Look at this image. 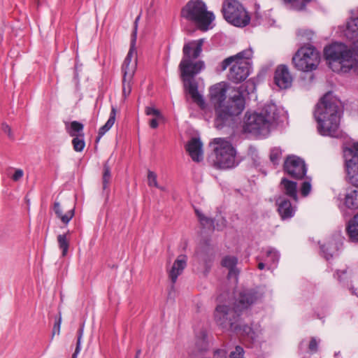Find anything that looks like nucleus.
<instances>
[{
  "mask_svg": "<svg viewBox=\"0 0 358 358\" xmlns=\"http://www.w3.org/2000/svg\"><path fill=\"white\" fill-rule=\"evenodd\" d=\"M303 345V341H302L300 345H299V350L301 351L302 350V346Z\"/></svg>",
  "mask_w": 358,
  "mask_h": 358,
  "instance_id": "603ef678",
  "label": "nucleus"
},
{
  "mask_svg": "<svg viewBox=\"0 0 358 358\" xmlns=\"http://www.w3.org/2000/svg\"><path fill=\"white\" fill-rule=\"evenodd\" d=\"M237 262V258L234 256H226L223 258L222 265L229 269V276L237 275L235 269Z\"/></svg>",
  "mask_w": 358,
  "mask_h": 358,
  "instance_id": "b1692460",
  "label": "nucleus"
},
{
  "mask_svg": "<svg viewBox=\"0 0 358 358\" xmlns=\"http://www.w3.org/2000/svg\"><path fill=\"white\" fill-rule=\"evenodd\" d=\"M227 88L219 83L209 90V101L215 111V127L222 129L233 117L239 115L245 108V98L241 92L227 99Z\"/></svg>",
  "mask_w": 358,
  "mask_h": 358,
  "instance_id": "7ed1b4c3",
  "label": "nucleus"
},
{
  "mask_svg": "<svg viewBox=\"0 0 358 358\" xmlns=\"http://www.w3.org/2000/svg\"><path fill=\"white\" fill-rule=\"evenodd\" d=\"M133 79L122 78V95L126 99L131 92V81Z\"/></svg>",
  "mask_w": 358,
  "mask_h": 358,
  "instance_id": "f704fd0d",
  "label": "nucleus"
},
{
  "mask_svg": "<svg viewBox=\"0 0 358 358\" xmlns=\"http://www.w3.org/2000/svg\"><path fill=\"white\" fill-rule=\"evenodd\" d=\"M203 39L191 41L186 43L182 48L183 57L179 64V69L185 91L191 96L193 101L201 108H204L205 101L198 92V83L194 76L205 68L201 60H196L202 52Z\"/></svg>",
  "mask_w": 358,
  "mask_h": 358,
  "instance_id": "f03ea898",
  "label": "nucleus"
},
{
  "mask_svg": "<svg viewBox=\"0 0 358 358\" xmlns=\"http://www.w3.org/2000/svg\"><path fill=\"white\" fill-rule=\"evenodd\" d=\"M61 323H62V315L61 313H59L58 316L55 317V321L54 324V327L52 329V334H59L60 332V327H61Z\"/></svg>",
  "mask_w": 358,
  "mask_h": 358,
  "instance_id": "ea45409f",
  "label": "nucleus"
},
{
  "mask_svg": "<svg viewBox=\"0 0 358 358\" xmlns=\"http://www.w3.org/2000/svg\"><path fill=\"white\" fill-rule=\"evenodd\" d=\"M157 120L158 119L155 117L150 120L149 124L151 128L156 129L158 127L159 124Z\"/></svg>",
  "mask_w": 358,
  "mask_h": 358,
  "instance_id": "de8ad7c7",
  "label": "nucleus"
},
{
  "mask_svg": "<svg viewBox=\"0 0 358 358\" xmlns=\"http://www.w3.org/2000/svg\"><path fill=\"white\" fill-rule=\"evenodd\" d=\"M342 113L341 101L331 92L325 94L317 104L314 113L319 134L324 136L339 137Z\"/></svg>",
  "mask_w": 358,
  "mask_h": 358,
  "instance_id": "39448f33",
  "label": "nucleus"
},
{
  "mask_svg": "<svg viewBox=\"0 0 358 358\" xmlns=\"http://www.w3.org/2000/svg\"><path fill=\"white\" fill-rule=\"evenodd\" d=\"M280 189L282 192L294 201H297V184L283 178L280 184Z\"/></svg>",
  "mask_w": 358,
  "mask_h": 358,
  "instance_id": "6ab92c4d",
  "label": "nucleus"
},
{
  "mask_svg": "<svg viewBox=\"0 0 358 358\" xmlns=\"http://www.w3.org/2000/svg\"><path fill=\"white\" fill-rule=\"evenodd\" d=\"M276 203L278 205V212L282 220L290 219L294 215L295 208L292 206L289 200L280 198Z\"/></svg>",
  "mask_w": 358,
  "mask_h": 358,
  "instance_id": "a211bd4d",
  "label": "nucleus"
},
{
  "mask_svg": "<svg viewBox=\"0 0 358 358\" xmlns=\"http://www.w3.org/2000/svg\"><path fill=\"white\" fill-rule=\"evenodd\" d=\"M3 131L8 134V137L11 139H13V135L11 131V128L6 124H2Z\"/></svg>",
  "mask_w": 358,
  "mask_h": 358,
  "instance_id": "49530a36",
  "label": "nucleus"
},
{
  "mask_svg": "<svg viewBox=\"0 0 358 358\" xmlns=\"http://www.w3.org/2000/svg\"><path fill=\"white\" fill-rule=\"evenodd\" d=\"M244 350L242 347L237 345L235 348V350L230 352L229 357L230 358H245L244 357Z\"/></svg>",
  "mask_w": 358,
  "mask_h": 358,
  "instance_id": "4c0bfd02",
  "label": "nucleus"
},
{
  "mask_svg": "<svg viewBox=\"0 0 358 358\" xmlns=\"http://www.w3.org/2000/svg\"><path fill=\"white\" fill-rule=\"evenodd\" d=\"M227 352L225 350L219 349L215 352V358H227Z\"/></svg>",
  "mask_w": 358,
  "mask_h": 358,
  "instance_id": "a18cd8bd",
  "label": "nucleus"
},
{
  "mask_svg": "<svg viewBox=\"0 0 358 358\" xmlns=\"http://www.w3.org/2000/svg\"><path fill=\"white\" fill-rule=\"evenodd\" d=\"M212 143L215 145L213 164L216 168L227 169L237 165L236 150L231 143L223 138H214Z\"/></svg>",
  "mask_w": 358,
  "mask_h": 358,
  "instance_id": "1a4fd4ad",
  "label": "nucleus"
},
{
  "mask_svg": "<svg viewBox=\"0 0 358 358\" xmlns=\"http://www.w3.org/2000/svg\"><path fill=\"white\" fill-rule=\"evenodd\" d=\"M346 231L352 242L358 243V213L349 221L346 227Z\"/></svg>",
  "mask_w": 358,
  "mask_h": 358,
  "instance_id": "412c9836",
  "label": "nucleus"
},
{
  "mask_svg": "<svg viewBox=\"0 0 358 358\" xmlns=\"http://www.w3.org/2000/svg\"><path fill=\"white\" fill-rule=\"evenodd\" d=\"M111 180V172L108 163H105L103 165V172L102 177L103 189L105 190L108 188V184Z\"/></svg>",
  "mask_w": 358,
  "mask_h": 358,
  "instance_id": "473e14b6",
  "label": "nucleus"
},
{
  "mask_svg": "<svg viewBox=\"0 0 358 358\" xmlns=\"http://www.w3.org/2000/svg\"><path fill=\"white\" fill-rule=\"evenodd\" d=\"M320 62V52L310 45L301 47L292 57V63L295 68L304 72L315 70Z\"/></svg>",
  "mask_w": 358,
  "mask_h": 358,
  "instance_id": "9b49d317",
  "label": "nucleus"
},
{
  "mask_svg": "<svg viewBox=\"0 0 358 358\" xmlns=\"http://www.w3.org/2000/svg\"><path fill=\"white\" fill-rule=\"evenodd\" d=\"M148 184L150 187H155L162 190L164 189L162 187H159L157 180V174L151 171H149L148 173Z\"/></svg>",
  "mask_w": 358,
  "mask_h": 358,
  "instance_id": "72a5a7b5",
  "label": "nucleus"
},
{
  "mask_svg": "<svg viewBox=\"0 0 358 358\" xmlns=\"http://www.w3.org/2000/svg\"><path fill=\"white\" fill-rule=\"evenodd\" d=\"M345 204L349 208H358V192L357 190H350L346 194Z\"/></svg>",
  "mask_w": 358,
  "mask_h": 358,
  "instance_id": "a878e982",
  "label": "nucleus"
},
{
  "mask_svg": "<svg viewBox=\"0 0 358 358\" xmlns=\"http://www.w3.org/2000/svg\"><path fill=\"white\" fill-rule=\"evenodd\" d=\"M285 3L289 6L294 10H303L309 0H282Z\"/></svg>",
  "mask_w": 358,
  "mask_h": 358,
  "instance_id": "c756f323",
  "label": "nucleus"
},
{
  "mask_svg": "<svg viewBox=\"0 0 358 358\" xmlns=\"http://www.w3.org/2000/svg\"><path fill=\"white\" fill-rule=\"evenodd\" d=\"M293 78L286 65H279L275 71L274 82L280 89H287L291 87Z\"/></svg>",
  "mask_w": 358,
  "mask_h": 358,
  "instance_id": "2eb2a0df",
  "label": "nucleus"
},
{
  "mask_svg": "<svg viewBox=\"0 0 358 358\" xmlns=\"http://www.w3.org/2000/svg\"><path fill=\"white\" fill-rule=\"evenodd\" d=\"M53 210L57 217L64 224H67L71 220L75 213L74 208H72L64 213L62 206L58 201L54 203Z\"/></svg>",
  "mask_w": 358,
  "mask_h": 358,
  "instance_id": "aec40b11",
  "label": "nucleus"
},
{
  "mask_svg": "<svg viewBox=\"0 0 358 358\" xmlns=\"http://www.w3.org/2000/svg\"><path fill=\"white\" fill-rule=\"evenodd\" d=\"M84 134H80L78 136L73 137L72 145L76 152H82L85 146Z\"/></svg>",
  "mask_w": 358,
  "mask_h": 358,
  "instance_id": "7c9ffc66",
  "label": "nucleus"
},
{
  "mask_svg": "<svg viewBox=\"0 0 358 358\" xmlns=\"http://www.w3.org/2000/svg\"><path fill=\"white\" fill-rule=\"evenodd\" d=\"M145 113L147 115H153L155 117H157V119H163V116H162L161 112L158 109H157L154 107H150V106L146 107L145 110Z\"/></svg>",
  "mask_w": 358,
  "mask_h": 358,
  "instance_id": "e433bc0d",
  "label": "nucleus"
},
{
  "mask_svg": "<svg viewBox=\"0 0 358 358\" xmlns=\"http://www.w3.org/2000/svg\"><path fill=\"white\" fill-rule=\"evenodd\" d=\"M264 268H265V264H264V263H263V262H259V263L258 264V268H259V270H263Z\"/></svg>",
  "mask_w": 358,
  "mask_h": 358,
  "instance_id": "09e8293b",
  "label": "nucleus"
},
{
  "mask_svg": "<svg viewBox=\"0 0 358 358\" xmlns=\"http://www.w3.org/2000/svg\"><path fill=\"white\" fill-rule=\"evenodd\" d=\"M278 117L277 106L271 102L266 103L260 113H254L247 117L244 130L255 135L266 136Z\"/></svg>",
  "mask_w": 358,
  "mask_h": 358,
  "instance_id": "423d86ee",
  "label": "nucleus"
},
{
  "mask_svg": "<svg viewBox=\"0 0 358 358\" xmlns=\"http://www.w3.org/2000/svg\"><path fill=\"white\" fill-rule=\"evenodd\" d=\"M203 144L199 138H192L186 145V150L194 162H200L203 159Z\"/></svg>",
  "mask_w": 358,
  "mask_h": 358,
  "instance_id": "f3484780",
  "label": "nucleus"
},
{
  "mask_svg": "<svg viewBox=\"0 0 358 358\" xmlns=\"http://www.w3.org/2000/svg\"><path fill=\"white\" fill-rule=\"evenodd\" d=\"M251 49H245L235 55L224 59L221 63L222 71L231 66L228 74L229 80L234 83L244 81L250 74V64L249 59L252 57Z\"/></svg>",
  "mask_w": 358,
  "mask_h": 358,
  "instance_id": "6e6552de",
  "label": "nucleus"
},
{
  "mask_svg": "<svg viewBox=\"0 0 358 358\" xmlns=\"http://www.w3.org/2000/svg\"><path fill=\"white\" fill-rule=\"evenodd\" d=\"M350 289L352 294H355L357 296V294L356 293L355 289L353 287L350 288Z\"/></svg>",
  "mask_w": 358,
  "mask_h": 358,
  "instance_id": "8fccbe9b",
  "label": "nucleus"
},
{
  "mask_svg": "<svg viewBox=\"0 0 358 358\" xmlns=\"http://www.w3.org/2000/svg\"><path fill=\"white\" fill-rule=\"evenodd\" d=\"M116 114H117L116 108L115 106H112L109 118L107 120V122H106V124L99 129V133H98V138H97L96 141H99L113 126V124L115 122Z\"/></svg>",
  "mask_w": 358,
  "mask_h": 358,
  "instance_id": "4be33fe9",
  "label": "nucleus"
},
{
  "mask_svg": "<svg viewBox=\"0 0 358 358\" xmlns=\"http://www.w3.org/2000/svg\"><path fill=\"white\" fill-rule=\"evenodd\" d=\"M195 213L199 219L200 224L204 228H207L210 230H214V220L205 216L199 210L195 209Z\"/></svg>",
  "mask_w": 358,
  "mask_h": 358,
  "instance_id": "bb28decb",
  "label": "nucleus"
},
{
  "mask_svg": "<svg viewBox=\"0 0 358 358\" xmlns=\"http://www.w3.org/2000/svg\"><path fill=\"white\" fill-rule=\"evenodd\" d=\"M140 354H141V350H138V351L136 352V356H135V358H139V355H140Z\"/></svg>",
  "mask_w": 358,
  "mask_h": 358,
  "instance_id": "3c124183",
  "label": "nucleus"
},
{
  "mask_svg": "<svg viewBox=\"0 0 358 358\" xmlns=\"http://www.w3.org/2000/svg\"><path fill=\"white\" fill-rule=\"evenodd\" d=\"M187 257L185 255H179L175 260L171 268L169 271V277L172 282L175 284L178 277L181 275L187 266Z\"/></svg>",
  "mask_w": 358,
  "mask_h": 358,
  "instance_id": "dca6fc26",
  "label": "nucleus"
},
{
  "mask_svg": "<svg viewBox=\"0 0 358 358\" xmlns=\"http://www.w3.org/2000/svg\"><path fill=\"white\" fill-rule=\"evenodd\" d=\"M350 150L352 156L358 155V141L353 142L350 146L343 148V152Z\"/></svg>",
  "mask_w": 358,
  "mask_h": 358,
  "instance_id": "79ce46f5",
  "label": "nucleus"
},
{
  "mask_svg": "<svg viewBox=\"0 0 358 358\" xmlns=\"http://www.w3.org/2000/svg\"><path fill=\"white\" fill-rule=\"evenodd\" d=\"M136 26L135 27V30L134 31V38L131 43L130 49L123 62L122 65V71L123 73V78L124 80L127 79H133L134 73L136 72L137 61L136 59L132 62V59L134 57V54L136 53V50L134 48V43L136 41Z\"/></svg>",
  "mask_w": 358,
  "mask_h": 358,
  "instance_id": "4468645a",
  "label": "nucleus"
},
{
  "mask_svg": "<svg viewBox=\"0 0 358 358\" xmlns=\"http://www.w3.org/2000/svg\"><path fill=\"white\" fill-rule=\"evenodd\" d=\"M344 34L352 42V50L344 43H334L324 48V57L333 71H358V17L348 21Z\"/></svg>",
  "mask_w": 358,
  "mask_h": 358,
  "instance_id": "f257e3e1",
  "label": "nucleus"
},
{
  "mask_svg": "<svg viewBox=\"0 0 358 358\" xmlns=\"http://www.w3.org/2000/svg\"><path fill=\"white\" fill-rule=\"evenodd\" d=\"M320 343V339H317L315 337H312L308 344V351L310 353H315L318 351L319 344Z\"/></svg>",
  "mask_w": 358,
  "mask_h": 358,
  "instance_id": "c9c22d12",
  "label": "nucleus"
},
{
  "mask_svg": "<svg viewBox=\"0 0 358 358\" xmlns=\"http://www.w3.org/2000/svg\"><path fill=\"white\" fill-rule=\"evenodd\" d=\"M284 170L289 176L296 179H302L307 172L304 161L296 156L287 157L284 163Z\"/></svg>",
  "mask_w": 358,
  "mask_h": 358,
  "instance_id": "f8f14e48",
  "label": "nucleus"
},
{
  "mask_svg": "<svg viewBox=\"0 0 358 358\" xmlns=\"http://www.w3.org/2000/svg\"><path fill=\"white\" fill-rule=\"evenodd\" d=\"M282 155V150L280 147H274L270 151V161L275 166L280 164Z\"/></svg>",
  "mask_w": 358,
  "mask_h": 358,
  "instance_id": "c85d7f7f",
  "label": "nucleus"
},
{
  "mask_svg": "<svg viewBox=\"0 0 358 358\" xmlns=\"http://www.w3.org/2000/svg\"><path fill=\"white\" fill-rule=\"evenodd\" d=\"M311 191V184L310 180L303 182L301 187V193L302 196H307Z\"/></svg>",
  "mask_w": 358,
  "mask_h": 358,
  "instance_id": "58836bf2",
  "label": "nucleus"
},
{
  "mask_svg": "<svg viewBox=\"0 0 358 358\" xmlns=\"http://www.w3.org/2000/svg\"><path fill=\"white\" fill-rule=\"evenodd\" d=\"M57 243L59 248L62 250V257L67 255L69 248V240L67 238V234H59L57 236Z\"/></svg>",
  "mask_w": 358,
  "mask_h": 358,
  "instance_id": "cd10ccee",
  "label": "nucleus"
},
{
  "mask_svg": "<svg viewBox=\"0 0 358 358\" xmlns=\"http://www.w3.org/2000/svg\"><path fill=\"white\" fill-rule=\"evenodd\" d=\"M279 252L274 249H269L266 252V262L270 264V266L275 265L279 260Z\"/></svg>",
  "mask_w": 358,
  "mask_h": 358,
  "instance_id": "2f4dec72",
  "label": "nucleus"
},
{
  "mask_svg": "<svg viewBox=\"0 0 358 358\" xmlns=\"http://www.w3.org/2000/svg\"><path fill=\"white\" fill-rule=\"evenodd\" d=\"M78 334V341H77L76 348L74 353L73 354L72 358H76L78 354L80 351V341H81L83 334V327L79 329Z\"/></svg>",
  "mask_w": 358,
  "mask_h": 358,
  "instance_id": "a19ab883",
  "label": "nucleus"
},
{
  "mask_svg": "<svg viewBox=\"0 0 358 358\" xmlns=\"http://www.w3.org/2000/svg\"><path fill=\"white\" fill-rule=\"evenodd\" d=\"M347 273V270H337L336 272L334 274V277L336 278L340 282L343 280V275H345Z\"/></svg>",
  "mask_w": 358,
  "mask_h": 358,
  "instance_id": "c03bdc74",
  "label": "nucleus"
},
{
  "mask_svg": "<svg viewBox=\"0 0 358 358\" xmlns=\"http://www.w3.org/2000/svg\"><path fill=\"white\" fill-rule=\"evenodd\" d=\"M321 252L322 255L327 260L330 259L333 257L336 251L338 250L336 244L333 241H329L320 246Z\"/></svg>",
  "mask_w": 358,
  "mask_h": 358,
  "instance_id": "393cba45",
  "label": "nucleus"
},
{
  "mask_svg": "<svg viewBox=\"0 0 358 358\" xmlns=\"http://www.w3.org/2000/svg\"><path fill=\"white\" fill-rule=\"evenodd\" d=\"M340 355V352L336 353L335 357L336 358H338V356Z\"/></svg>",
  "mask_w": 358,
  "mask_h": 358,
  "instance_id": "864d4df0",
  "label": "nucleus"
},
{
  "mask_svg": "<svg viewBox=\"0 0 358 358\" xmlns=\"http://www.w3.org/2000/svg\"><path fill=\"white\" fill-rule=\"evenodd\" d=\"M83 128L84 125L78 121H73L70 124H66L67 133L71 137L78 136L80 134H84Z\"/></svg>",
  "mask_w": 358,
  "mask_h": 358,
  "instance_id": "5701e85b",
  "label": "nucleus"
},
{
  "mask_svg": "<svg viewBox=\"0 0 358 358\" xmlns=\"http://www.w3.org/2000/svg\"><path fill=\"white\" fill-rule=\"evenodd\" d=\"M24 176V171L21 169H15V172L12 176V180L15 182L20 180Z\"/></svg>",
  "mask_w": 358,
  "mask_h": 358,
  "instance_id": "37998d69",
  "label": "nucleus"
},
{
  "mask_svg": "<svg viewBox=\"0 0 358 358\" xmlns=\"http://www.w3.org/2000/svg\"><path fill=\"white\" fill-rule=\"evenodd\" d=\"M181 17L194 24L202 31L211 29L215 20L213 13L208 10L206 3L202 0H189L182 8Z\"/></svg>",
  "mask_w": 358,
  "mask_h": 358,
  "instance_id": "0eeeda50",
  "label": "nucleus"
},
{
  "mask_svg": "<svg viewBox=\"0 0 358 358\" xmlns=\"http://www.w3.org/2000/svg\"><path fill=\"white\" fill-rule=\"evenodd\" d=\"M222 13L224 20L236 27H245L250 21L248 13L237 0L224 1L222 3Z\"/></svg>",
  "mask_w": 358,
  "mask_h": 358,
  "instance_id": "9d476101",
  "label": "nucleus"
},
{
  "mask_svg": "<svg viewBox=\"0 0 358 358\" xmlns=\"http://www.w3.org/2000/svg\"><path fill=\"white\" fill-rule=\"evenodd\" d=\"M262 297V294L255 289L243 290L239 293L233 310L227 306H217L214 313L216 323L223 329L231 331L241 330V326L238 324L239 315L237 313L247 309ZM242 330L249 338L254 339L255 332L250 327L245 325Z\"/></svg>",
  "mask_w": 358,
  "mask_h": 358,
  "instance_id": "20e7f679",
  "label": "nucleus"
},
{
  "mask_svg": "<svg viewBox=\"0 0 358 358\" xmlns=\"http://www.w3.org/2000/svg\"><path fill=\"white\" fill-rule=\"evenodd\" d=\"M351 150L344 151L345 170L347 181L358 187V155L352 156Z\"/></svg>",
  "mask_w": 358,
  "mask_h": 358,
  "instance_id": "ddd939ff",
  "label": "nucleus"
}]
</instances>
